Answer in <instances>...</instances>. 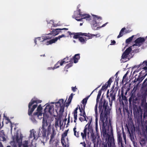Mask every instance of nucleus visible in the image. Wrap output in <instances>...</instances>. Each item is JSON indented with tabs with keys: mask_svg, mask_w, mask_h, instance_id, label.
I'll list each match as a JSON object with an SVG mask.
<instances>
[{
	"mask_svg": "<svg viewBox=\"0 0 147 147\" xmlns=\"http://www.w3.org/2000/svg\"><path fill=\"white\" fill-rule=\"evenodd\" d=\"M98 108L100 119L103 121L105 118L107 117V115L110 114V109L108 106V102L105 99H104L103 101L102 98H101Z\"/></svg>",
	"mask_w": 147,
	"mask_h": 147,
	"instance_id": "1",
	"label": "nucleus"
},
{
	"mask_svg": "<svg viewBox=\"0 0 147 147\" xmlns=\"http://www.w3.org/2000/svg\"><path fill=\"white\" fill-rule=\"evenodd\" d=\"M49 117L48 116L46 115L45 116V114L43 113L41 129L42 131H47L48 135L50 134L52 127V121L49 120Z\"/></svg>",
	"mask_w": 147,
	"mask_h": 147,
	"instance_id": "2",
	"label": "nucleus"
},
{
	"mask_svg": "<svg viewBox=\"0 0 147 147\" xmlns=\"http://www.w3.org/2000/svg\"><path fill=\"white\" fill-rule=\"evenodd\" d=\"M42 102L41 100H33L32 99L30 102L29 103L28 107V114L30 115L33 112L35 109L37 107L38 103H40Z\"/></svg>",
	"mask_w": 147,
	"mask_h": 147,
	"instance_id": "3",
	"label": "nucleus"
},
{
	"mask_svg": "<svg viewBox=\"0 0 147 147\" xmlns=\"http://www.w3.org/2000/svg\"><path fill=\"white\" fill-rule=\"evenodd\" d=\"M93 129L92 125H86L84 127L83 132L81 133L82 139L83 140H86V136H87L88 137L90 135V133L93 131Z\"/></svg>",
	"mask_w": 147,
	"mask_h": 147,
	"instance_id": "4",
	"label": "nucleus"
},
{
	"mask_svg": "<svg viewBox=\"0 0 147 147\" xmlns=\"http://www.w3.org/2000/svg\"><path fill=\"white\" fill-rule=\"evenodd\" d=\"M69 35H74L73 38L74 39L79 38L80 37V36H86L88 37L87 39L88 40L89 39L92 38L93 36H96L97 34H90L89 33H82V32H77V33H71L70 31H69L67 32Z\"/></svg>",
	"mask_w": 147,
	"mask_h": 147,
	"instance_id": "5",
	"label": "nucleus"
},
{
	"mask_svg": "<svg viewBox=\"0 0 147 147\" xmlns=\"http://www.w3.org/2000/svg\"><path fill=\"white\" fill-rule=\"evenodd\" d=\"M113 78H110L108 81L105 84V85L102 86L100 90L99 91L96 98L97 103H98L99 101V100L102 93L101 90H106L109 86H110L111 83L112 82V80Z\"/></svg>",
	"mask_w": 147,
	"mask_h": 147,
	"instance_id": "6",
	"label": "nucleus"
},
{
	"mask_svg": "<svg viewBox=\"0 0 147 147\" xmlns=\"http://www.w3.org/2000/svg\"><path fill=\"white\" fill-rule=\"evenodd\" d=\"M68 28H63L62 29H54L52 31V33H51L48 34L47 35L45 36H43L42 37V39H43V41L45 40H46L49 39L51 38L52 36H50V35H51L52 34H53V36H55L58 35L60 32V30H68Z\"/></svg>",
	"mask_w": 147,
	"mask_h": 147,
	"instance_id": "7",
	"label": "nucleus"
},
{
	"mask_svg": "<svg viewBox=\"0 0 147 147\" xmlns=\"http://www.w3.org/2000/svg\"><path fill=\"white\" fill-rule=\"evenodd\" d=\"M107 144L108 147H115L113 132L112 130L110 131V134H107Z\"/></svg>",
	"mask_w": 147,
	"mask_h": 147,
	"instance_id": "8",
	"label": "nucleus"
},
{
	"mask_svg": "<svg viewBox=\"0 0 147 147\" xmlns=\"http://www.w3.org/2000/svg\"><path fill=\"white\" fill-rule=\"evenodd\" d=\"M136 67H138V69L134 71L133 74L136 72H139L140 69H147V61H144L143 62L138 65L137 66H136Z\"/></svg>",
	"mask_w": 147,
	"mask_h": 147,
	"instance_id": "9",
	"label": "nucleus"
},
{
	"mask_svg": "<svg viewBox=\"0 0 147 147\" xmlns=\"http://www.w3.org/2000/svg\"><path fill=\"white\" fill-rule=\"evenodd\" d=\"M117 92V91L115 90L114 89V87L113 86L111 89V90L109 94V97H107L109 100V101H110V97L111 98V100L112 101H115V99L116 94Z\"/></svg>",
	"mask_w": 147,
	"mask_h": 147,
	"instance_id": "10",
	"label": "nucleus"
},
{
	"mask_svg": "<svg viewBox=\"0 0 147 147\" xmlns=\"http://www.w3.org/2000/svg\"><path fill=\"white\" fill-rule=\"evenodd\" d=\"M146 38H147V36L145 38L141 37L138 38L134 41L135 43L133 45V46H137L139 47L141 46L145 41Z\"/></svg>",
	"mask_w": 147,
	"mask_h": 147,
	"instance_id": "11",
	"label": "nucleus"
},
{
	"mask_svg": "<svg viewBox=\"0 0 147 147\" xmlns=\"http://www.w3.org/2000/svg\"><path fill=\"white\" fill-rule=\"evenodd\" d=\"M33 112H32V113L30 115H29L28 114V115L30 116V119H31V120L33 122V123H35L36 121V120L35 119V117L37 116V117H38L39 116H42V113H39L38 112H34L33 114L32 115V113Z\"/></svg>",
	"mask_w": 147,
	"mask_h": 147,
	"instance_id": "12",
	"label": "nucleus"
},
{
	"mask_svg": "<svg viewBox=\"0 0 147 147\" xmlns=\"http://www.w3.org/2000/svg\"><path fill=\"white\" fill-rule=\"evenodd\" d=\"M53 110L54 108L53 106L48 105L46 107L45 109H44V113H43L45 114V116H46V115H47L46 114L47 112V113H49L50 115H52Z\"/></svg>",
	"mask_w": 147,
	"mask_h": 147,
	"instance_id": "13",
	"label": "nucleus"
},
{
	"mask_svg": "<svg viewBox=\"0 0 147 147\" xmlns=\"http://www.w3.org/2000/svg\"><path fill=\"white\" fill-rule=\"evenodd\" d=\"M65 36L64 34H63L59 36L58 37H56L54 38H53L50 40L47 41V45H48L50 44H51L53 43H55L56 42L58 39H59L60 38L63 37H65Z\"/></svg>",
	"mask_w": 147,
	"mask_h": 147,
	"instance_id": "14",
	"label": "nucleus"
},
{
	"mask_svg": "<svg viewBox=\"0 0 147 147\" xmlns=\"http://www.w3.org/2000/svg\"><path fill=\"white\" fill-rule=\"evenodd\" d=\"M77 13H78V15L79 16H81V17H83V18L84 19H86V20H91L90 18L91 17L90 15L88 14H82L81 12V10L80 9H78L77 11Z\"/></svg>",
	"mask_w": 147,
	"mask_h": 147,
	"instance_id": "15",
	"label": "nucleus"
},
{
	"mask_svg": "<svg viewBox=\"0 0 147 147\" xmlns=\"http://www.w3.org/2000/svg\"><path fill=\"white\" fill-rule=\"evenodd\" d=\"M117 134L118 143L119 145V146L120 145L121 147H125V145L124 143L122 140L121 134H120L119 133V132L118 133H117Z\"/></svg>",
	"mask_w": 147,
	"mask_h": 147,
	"instance_id": "16",
	"label": "nucleus"
},
{
	"mask_svg": "<svg viewBox=\"0 0 147 147\" xmlns=\"http://www.w3.org/2000/svg\"><path fill=\"white\" fill-rule=\"evenodd\" d=\"M67 58H64L63 60L61 61L60 62L58 61L57 63L54 65L53 69H56L59 67L60 65L62 66L64 63H67L68 61H66L65 60Z\"/></svg>",
	"mask_w": 147,
	"mask_h": 147,
	"instance_id": "17",
	"label": "nucleus"
},
{
	"mask_svg": "<svg viewBox=\"0 0 147 147\" xmlns=\"http://www.w3.org/2000/svg\"><path fill=\"white\" fill-rule=\"evenodd\" d=\"M128 131L129 135V136L130 139L132 142L133 143L134 145L135 143V138H136V136H135V134H134V132L132 129V130H131V133L130 132L129 129H128ZM134 146H135L134 145Z\"/></svg>",
	"mask_w": 147,
	"mask_h": 147,
	"instance_id": "18",
	"label": "nucleus"
},
{
	"mask_svg": "<svg viewBox=\"0 0 147 147\" xmlns=\"http://www.w3.org/2000/svg\"><path fill=\"white\" fill-rule=\"evenodd\" d=\"M125 29H126L125 27H124L121 29L120 31L119 35L117 36V38H119L122 36L124 34L130 32V31L129 30H126L125 31V32L124 33V31L125 30Z\"/></svg>",
	"mask_w": 147,
	"mask_h": 147,
	"instance_id": "19",
	"label": "nucleus"
},
{
	"mask_svg": "<svg viewBox=\"0 0 147 147\" xmlns=\"http://www.w3.org/2000/svg\"><path fill=\"white\" fill-rule=\"evenodd\" d=\"M85 107H83L82 105H81V107H79V109L80 110V116H83V117L86 116V114L85 111Z\"/></svg>",
	"mask_w": 147,
	"mask_h": 147,
	"instance_id": "20",
	"label": "nucleus"
},
{
	"mask_svg": "<svg viewBox=\"0 0 147 147\" xmlns=\"http://www.w3.org/2000/svg\"><path fill=\"white\" fill-rule=\"evenodd\" d=\"M28 141L25 140L22 143V141L20 143H19L18 144V147H21L22 146V147H28Z\"/></svg>",
	"mask_w": 147,
	"mask_h": 147,
	"instance_id": "21",
	"label": "nucleus"
},
{
	"mask_svg": "<svg viewBox=\"0 0 147 147\" xmlns=\"http://www.w3.org/2000/svg\"><path fill=\"white\" fill-rule=\"evenodd\" d=\"M80 58V54H75L73 57L74 62V63H76L78 61V60Z\"/></svg>",
	"mask_w": 147,
	"mask_h": 147,
	"instance_id": "22",
	"label": "nucleus"
},
{
	"mask_svg": "<svg viewBox=\"0 0 147 147\" xmlns=\"http://www.w3.org/2000/svg\"><path fill=\"white\" fill-rule=\"evenodd\" d=\"M68 130L65 131L64 132L63 134L61 135V143L63 146H64V143L63 142V140H64V138L67 136Z\"/></svg>",
	"mask_w": 147,
	"mask_h": 147,
	"instance_id": "23",
	"label": "nucleus"
},
{
	"mask_svg": "<svg viewBox=\"0 0 147 147\" xmlns=\"http://www.w3.org/2000/svg\"><path fill=\"white\" fill-rule=\"evenodd\" d=\"M47 131H42V140H41V142L43 143H44L45 141H46L47 137Z\"/></svg>",
	"mask_w": 147,
	"mask_h": 147,
	"instance_id": "24",
	"label": "nucleus"
},
{
	"mask_svg": "<svg viewBox=\"0 0 147 147\" xmlns=\"http://www.w3.org/2000/svg\"><path fill=\"white\" fill-rule=\"evenodd\" d=\"M12 140L10 142V144L12 147H18L17 144L15 142V138L14 136L12 137Z\"/></svg>",
	"mask_w": 147,
	"mask_h": 147,
	"instance_id": "25",
	"label": "nucleus"
},
{
	"mask_svg": "<svg viewBox=\"0 0 147 147\" xmlns=\"http://www.w3.org/2000/svg\"><path fill=\"white\" fill-rule=\"evenodd\" d=\"M64 100L63 99H60L58 101L56 102V106H58L59 107V106H62L63 105H64L63 104Z\"/></svg>",
	"mask_w": 147,
	"mask_h": 147,
	"instance_id": "26",
	"label": "nucleus"
},
{
	"mask_svg": "<svg viewBox=\"0 0 147 147\" xmlns=\"http://www.w3.org/2000/svg\"><path fill=\"white\" fill-rule=\"evenodd\" d=\"M146 140L144 138H140V140L139 142L140 144L142 146H144L146 144Z\"/></svg>",
	"mask_w": 147,
	"mask_h": 147,
	"instance_id": "27",
	"label": "nucleus"
},
{
	"mask_svg": "<svg viewBox=\"0 0 147 147\" xmlns=\"http://www.w3.org/2000/svg\"><path fill=\"white\" fill-rule=\"evenodd\" d=\"M15 137V142H16V143H18V144L19 143H20V139L21 140V141L22 140V138H20V139L19 138V136L18 133H17L16 134V136H14Z\"/></svg>",
	"mask_w": 147,
	"mask_h": 147,
	"instance_id": "28",
	"label": "nucleus"
},
{
	"mask_svg": "<svg viewBox=\"0 0 147 147\" xmlns=\"http://www.w3.org/2000/svg\"><path fill=\"white\" fill-rule=\"evenodd\" d=\"M140 76H140H139L138 78L137 79L136 81H138V83L141 82L146 76H145V74L144 76Z\"/></svg>",
	"mask_w": 147,
	"mask_h": 147,
	"instance_id": "29",
	"label": "nucleus"
},
{
	"mask_svg": "<svg viewBox=\"0 0 147 147\" xmlns=\"http://www.w3.org/2000/svg\"><path fill=\"white\" fill-rule=\"evenodd\" d=\"M121 96L122 97V99L121 102L122 103H123V100L125 101H125L127 102V99L126 97L124 95L123 92V91H122L121 92Z\"/></svg>",
	"mask_w": 147,
	"mask_h": 147,
	"instance_id": "30",
	"label": "nucleus"
},
{
	"mask_svg": "<svg viewBox=\"0 0 147 147\" xmlns=\"http://www.w3.org/2000/svg\"><path fill=\"white\" fill-rule=\"evenodd\" d=\"M53 129V131L52 134H51V138L50 140V143H53L54 141V136L55 135V133L54 132Z\"/></svg>",
	"mask_w": 147,
	"mask_h": 147,
	"instance_id": "31",
	"label": "nucleus"
},
{
	"mask_svg": "<svg viewBox=\"0 0 147 147\" xmlns=\"http://www.w3.org/2000/svg\"><path fill=\"white\" fill-rule=\"evenodd\" d=\"M74 95V94H73V93H71L70 96H69V98L68 100V103L66 105V106H68L69 104L70 103L72 99L73 98V96Z\"/></svg>",
	"mask_w": 147,
	"mask_h": 147,
	"instance_id": "32",
	"label": "nucleus"
},
{
	"mask_svg": "<svg viewBox=\"0 0 147 147\" xmlns=\"http://www.w3.org/2000/svg\"><path fill=\"white\" fill-rule=\"evenodd\" d=\"M86 38H83L82 36H80L79 38V41L82 43H84L86 42L87 41Z\"/></svg>",
	"mask_w": 147,
	"mask_h": 147,
	"instance_id": "33",
	"label": "nucleus"
},
{
	"mask_svg": "<svg viewBox=\"0 0 147 147\" xmlns=\"http://www.w3.org/2000/svg\"><path fill=\"white\" fill-rule=\"evenodd\" d=\"M60 109L59 110V112L60 114H62L63 113L64 111L65 105H63L62 106H59Z\"/></svg>",
	"mask_w": 147,
	"mask_h": 147,
	"instance_id": "34",
	"label": "nucleus"
},
{
	"mask_svg": "<svg viewBox=\"0 0 147 147\" xmlns=\"http://www.w3.org/2000/svg\"><path fill=\"white\" fill-rule=\"evenodd\" d=\"M86 119L87 121H88V123L86 125H91V123L92 120V117L91 116H86Z\"/></svg>",
	"mask_w": 147,
	"mask_h": 147,
	"instance_id": "35",
	"label": "nucleus"
},
{
	"mask_svg": "<svg viewBox=\"0 0 147 147\" xmlns=\"http://www.w3.org/2000/svg\"><path fill=\"white\" fill-rule=\"evenodd\" d=\"M134 96L133 97V98L132 100V102L133 103V105H135V104H136L137 102V101L138 100V99L137 97H136V94L135 93L134 94Z\"/></svg>",
	"mask_w": 147,
	"mask_h": 147,
	"instance_id": "36",
	"label": "nucleus"
},
{
	"mask_svg": "<svg viewBox=\"0 0 147 147\" xmlns=\"http://www.w3.org/2000/svg\"><path fill=\"white\" fill-rule=\"evenodd\" d=\"M134 35H133L131 37H129L126 40L125 42L127 44H128L131 41L133 38L134 37Z\"/></svg>",
	"mask_w": 147,
	"mask_h": 147,
	"instance_id": "37",
	"label": "nucleus"
},
{
	"mask_svg": "<svg viewBox=\"0 0 147 147\" xmlns=\"http://www.w3.org/2000/svg\"><path fill=\"white\" fill-rule=\"evenodd\" d=\"M97 26V24L96 22V21H95L94 23H93V24L92 25V29L94 30H98V29L100 28L99 27H98L96 28V29L95 28Z\"/></svg>",
	"mask_w": 147,
	"mask_h": 147,
	"instance_id": "38",
	"label": "nucleus"
},
{
	"mask_svg": "<svg viewBox=\"0 0 147 147\" xmlns=\"http://www.w3.org/2000/svg\"><path fill=\"white\" fill-rule=\"evenodd\" d=\"M91 134V138L92 140V141L93 142L95 141L96 140V137L95 135V134L93 132V131L91 133H90Z\"/></svg>",
	"mask_w": 147,
	"mask_h": 147,
	"instance_id": "39",
	"label": "nucleus"
},
{
	"mask_svg": "<svg viewBox=\"0 0 147 147\" xmlns=\"http://www.w3.org/2000/svg\"><path fill=\"white\" fill-rule=\"evenodd\" d=\"M0 135L1 136V137L2 136L3 141H5L6 140V139L4 137V132L3 130H2L0 132Z\"/></svg>",
	"mask_w": 147,
	"mask_h": 147,
	"instance_id": "40",
	"label": "nucleus"
},
{
	"mask_svg": "<svg viewBox=\"0 0 147 147\" xmlns=\"http://www.w3.org/2000/svg\"><path fill=\"white\" fill-rule=\"evenodd\" d=\"M78 15V13H77V12H74V15L72 17L73 18L75 19L80 18L81 16Z\"/></svg>",
	"mask_w": 147,
	"mask_h": 147,
	"instance_id": "41",
	"label": "nucleus"
},
{
	"mask_svg": "<svg viewBox=\"0 0 147 147\" xmlns=\"http://www.w3.org/2000/svg\"><path fill=\"white\" fill-rule=\"evenodd\" d=\"M78 15V13H77V12H74V15L72 17L73 18L75 19L80 18L81 16Z\"/></svg>",
	"mask_w": 147,
	"mask_h": 147,
	"instance_id": "42",
	"label": "nucleus"
},
{
	"mask_svg": "<svg viewBox=\"0 0 147 147\" xmlns=\"http://www.w3.org/2000/svg\"><path fill=\"white\" fill-rule=\"evenodd\" d=\"M78 15V13H77V12H74V15L72 17L73 18L75 19L80 18L81 16Z\"/></svg>",
	"mask_w": 147,
	"mask_h": 147,
	"instance_id": "43",
	"label": "nucleus"
},
{
	"mask_svg": "<svg viewBox=\"0 0 147 147\" xmlns=\"http://www.w3.org/2000/svg\"><path fill=\"white\" fill-rule=\"evenodd\" d=\"M73 63H70L67 64L65 67L64 69L65 70L67 69L70 68L73 65Z\"/></svg>",
	"mask_w": 147,
	"mask_h": 147,
	"instance_id": "44",
	"label": "nucleus"
},
{
	"mask_svg": "<svg viewBox=\"0 0 147 147\" xmlns=\"http://www.w3.org/2000/svg\"><path fill=\"white\" fill-rule=\"evenodd\" d=\"M134 94H135V93H132L131 94V96H130V97L129 99V104L130 105H131V104L132 100H132L133 99V97L134 96Z\"/></svg>",
	"mask_w": 147,
	"mask_h": 147,
	"instance_id": "45",
	"label": "nucleus"
},
{
	"mask_svg": "<svg viewBox=\"0 0 147 147\" xmlns=\"http://www.w3.org/2000/svg\"><path fill=\"white\" fill-rule=\"evenodd\" d=\"M76 127H75L74 128V135L76 136L77 138L79 137V132H78L77 133H76Z\"/></svg>",
	"mask_w": 147,
	"mask_h": 147,
	"instance_id": "46",
	"label": "nucleus"
},
{
	"mask_svg": "<svg viewBox=\"0 0 147 147\" xmlns=\"http://www.w3.org/2000/svg\"><path fill=\"white\" fill-rule=\"evenodd\" d=\"M146 73H147V69H142L140 73V76H144Z\"/></svg>",
	"mask_w": 147,
	"mask_h": 147,
	"instance_id": "47",
	"label": "nucleus"
},
{
	"mask_svg": "<svg viewBox=\"0 0 147 147\" xmlns=\"http://www.w3.org/2000/svg\"><path fill=\"white\" fill-rule=\"evenodd\" d=\"M87 100L85 98L83 99L82 102V103L83 105H82L83 107H85L86 104L87 102Z\"/></svg>",
	"mask_w": 147,
	"mask_h": 147,
	"instance_id": "48",
	"label": "nucleus"
},
{
	"mask_svg": "<svg viewBox=\"0 0 147 147\" xmlns=\"http://www.w3.org/2000/svg\"><path fill=\"white\" fill-rule=\"evenodd\" d=\"M42 107L41 106V105H39L38 106L37 108V112H38L39 113H41L40 112V111H41V110L42 109Z\"/></svg>",
	"mask_w": 147,
	"mask_h": 147,
	"instance_id": "49",
	"label": "nucleus"
},
{
	"mask_svg": "<svg viewBox=\"0 0 147 147\" xmlns=\"http://www.w3.org/2000/svg\"><path fill=\"white\" fill-rule=\"evenodd\" d=\"M122 109V108L121 107H119L117 109H116V112L119 115H121L122 113H121V109Z\"/></svg>",
	"mask_w": 147,
	"mask_h": 147,
	"instance_id": "50",
	"label": "nucleus"
},
{
	"mask_svg": "<svg viewBox=\"0 0 147 147\" xmlns=\"http://www.w3.org/2000/svg\"><path fill=\"white\" fill-rule=\"evenodd\" d=\"M131 47H130L127 49L125 51L129 54L130 52L131 51Z\"/></svg>",
	"mask_w": 147,
	"mask_h": 147,
	"instance_id": "51",
	"label": "nucleus"
},
{
	"mask_svg": "<svg viewBox=\"0 0 147 147\" xmlns=\"http://www.w3.org/2000/svg\"><path fill=\"white\" fill-rule=\"evenodd\" d=\"M86 116H85L84 117V118L81 117H80L79 118V119L81 122H82V121H86L87 122V120H86Z\"/></svg>",
	"mask_w": 147,
	"mask_h": 147,
	"instance_id": "52",
	"label": "nucleus"
},
{
	"mask_svg": "<svg viewBox=\"0 0 147 147\" xmlns=\"http://www.w3.org/2000/svg\"><path fill=\"white\" fill-rule=\"evenodd\" d=\"M93 18L95 20L96 19H100V20H102V18L100 16H99L97 15H93Z\"/></svg>",
	"mask_w": 147,
	"mask_h": 147,
	"instance_id": "53",
	"label": "nucleus"
},
{
	"mask_svg": "<svg viewBox=\"0 0 147 147\" xmlns=\"http://www.w3.org/2000/svg\"><path fill=\"white\" fill-rule=\"evenodd\" d=\"M97 108H98V104L96 102V103L95 106L94 111L95 112V114H98L97 112Z\"/></svg>",
	"mask_w": 147,
	"mask_h": 147,
	"instance_id": "54",
	"label": "nucleus"
},
{
	"mask_svg": "<svg viewBox=\"0 0 147 147\" xmlns=\"http://www.w3.org/2000/svg\"><path fill=\"white\" fill-rule=\"evenodd\" d=\"M127 54H125L124 53H123L122 56H121V58L122 59H126L127 57Z\"/></svg>",
	"mask_w": 147,
	"mask_h": 147,
	"instance_id": "55",
	"label": "nucleus"
},
{
	"mask_svg": "<svg viewBox=\"0 0 147 147\" xmlns=\"http://www.w3.org/2000/svg\"><path fill=\"white\" fill-rule=\"evenodd\" d=\"M77 114H74V122L75 123L76 122V120L77 119Z\"/></svg>",
	"mask_w": 147,
	"mask_h": 147,
	"instance_id": "56",
	"label": "nucleus"
},
{
	"mask_svg": "<svg viewBox=\"0 0 147 147\" xmlns=\"http://www.w3.org/2000/svg\"><path fill=\"white\" fill-rule=\"evenodd\" d=\"M123 139L124 140V142H125V144H126V136H125V134H124L123 132Z\"/></svg>",
	"mask_w": 147,
	"mask_h": 147,
	"instance_id": "57",
	"label": "nucleus"
},
{
	"mask_svg": "<svg viewBox=\"0 0 147 147\" xmlns=\"http://www.w3.org/2000/svg\"><path fill=\"white\" fill-rule=\"evenodd\" d=\"M107 143H103L102 144L101 147H108L107 146Z\"/></svg>",
	"mask_w": 147,
	"mask_h": 147,
	"instance_id": "58",
	"label": "nucleus"
},
{
	"mask_svg": "<svg viewBox=\"0 0 147 147\" xmlns=\"http://www.w3.org/2000/svg\"><path fill=\"white\" fill-rule=\"evenodd\" d=\"M72 90L74 92H75L76 91L77 88H76V86L74 87H71Z\"/></svg>",
	"mask_w": 147,
	"mask_h": 147,
	"instance_id": "59",
	"label": "nucleus"
},
{
	"mask_svg": "<svg viewBox=\"0 0 147 147\" xmlns=\"http://www.w3.org/2000/svg\"><path fill=\"white\" fill-rule=\"evenodd\" d=\"M80 144H82L84 147H86V144L84 141L83 142H81L80 143Z\"/></svg>",
	"mask_w": 147,
	"mask_h": 147,
	"instance_id": "60",
	"label": "nucleus"
},
{
	"mask_svg": "<svg viewBox=\"0 0 147 147\" xmlns=\"http://www.w3.org/2000/svg\"><path fill=\"white\" fill-rule=\"evenodd\" d=\"M76 20H77L78 21H82V20L83 19H84V18H83V17H82V18H75Z\"/></svg>",
	"mask_w": 147,
	"mask_h": 147,
	"instance_id": "61",
	"label": "nucleus"
},
{
	"mask_svg": "<svg viewBox=\"0 0 147 147\" xmlns=\"http://www.w3.org/2000/svg\"><path fill=\"white\" fill-rule=\"evenodd\" d=\"M96 117V124H97V122L98 121V114H95Z\"/></svg>",
	"mask_w": 147,
	"mask_h": 147,
	"instance_id": "62",
	"label": "nucleus"
},
{
	"mask_svg": "<svg viewBox=\"0 0 147 147\" xmlns=\"http://www.w3.org/2000/svg\"><path fill=\"white\" fill-rule=\"evenodd\" d=\"M78 109V108L77 107L74 110V114H77V111Z\"/></svg>",
	"mask_w": 147,
	"mask_h": 147,
	"instance_id": "63",
	"label": "nucleus"
},
{
	"mask_svg": "<svg viewBox=\"0 0 147 147\" xmlns=\"http://www.w3.org/2000/svg\"><path fill=\"white\" fill-rule=\"evenodd\" d=\"M116 43V42L114 40H111V44H110L111 45H114Z\"/></svg>",
	"mask_w": 147,
	"mask_h": 147,
	"instance_id": "64",
	"label": "nucleus"
}]
</instances>
